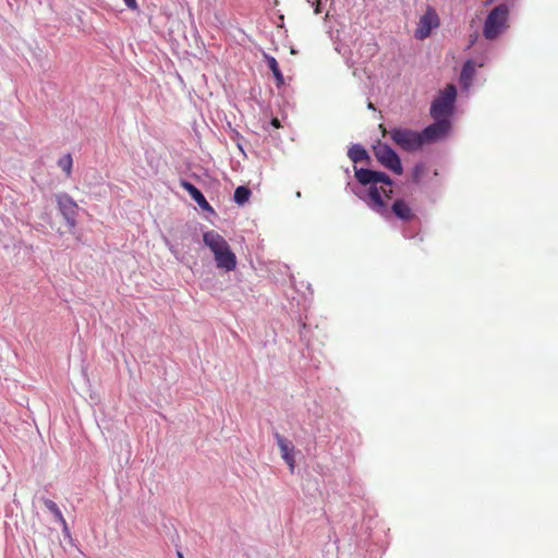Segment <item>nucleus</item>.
Listing matches in <instances>:
<instances>
[{
    "label": "nucleus",
    "mask_w": 558,
    "mask_h": 558,
    "mask_svg": "<svg viewBox=\"0 0 558 558\" xmlns=\"http://www.w3.org/2000/svg\"><path fill=\"white\" fill-rule=\"evenodd\" d=\"M266 61H267L268 68L270 69V71L272 72V74L276 78L277 86L283 85V83H284L283 75L279 69L277 60L271 56H266Z\"/></svg>",
    "instance_id": "2eb2a0df"
},
{
    "label": "nucleus",
    "mask_w": 558,
    "mask_h": 558,
    "mask_svg": "<svg viewBox=\"0 0 558 558\" xmlns=\"http://www.w3.org/2000/svg\"><path fill=\"white\" fill-rule=\"evenodd\" d=\"M276 440H277V445L280 449L282 459L289 465L290 471L293 472L294 465H295V460H294L292 444L279 434H276Z\"/></svg>",
    "instance_id": "9b49d317"
},
{
    "label": "nucleus",
    "mask_w": 558,
    "mask_h": 558,
    "mask_svg": "<svg viewBox=\"0 0 558 558\" xmlns=\"http://www.w3.org/2000/svg\"><path fill=\"white\" fill-rule=\"evenodd\" d=\"M251 190L244 185L238 186L234 191V202L239 205H244L251 197Z\"/></svg>",
    "instance_id": "f3484780"
},
{
    "label": "nucleus",
    "mask_w": 558,
    "mask_h": 558,
    "mask_svg": "<svg viewBox=\"0 0 558 558\" xmlns=\"http://www.w3.org/2000/svg\"><path fill=\"white\" fill-rule=\"evenodd\" d=\"M392 142L405 151H416L422 148L420 132L405 128H393L389 131Z\"/></svg>",
    "instance_id": "39448f33"
},
{
    "label": "nucleus",
    "mask_w": 558,
    "mask_h": 558,
    "mask_svg": "<svg viewBox=\"0 0 558 558\" xmlns=\"http://www.w3.org/2000/svg\"><path fill=\"white\" fill-rule=\"evenodd\" d=\"M509 8L502 3L494 8L486 17L483 35L486 39H496L508 28Z\"/></svg>",
    "instance_id": "7ed1b4c3"
},
{
    "label": "nucleus",
    "mask_w": 558,
    "mask_h": 558,
    "mask_svg": "<svg viewBox=\"0 0 558 558\" xmlns=\"http://www.w3.org/2000/svg\"><path fill=\"white\" fill-rule=\"evenodd\" d=\"M348 156L355 163L369 159V156H368L366 149L363 146L357 145V144L353 145L349 149Z\"/></svg>",
    "instance_id": "4468645a"
},
{
    "label": "nucleus",
    "mask_w": 558,
    "mask_h": 558,
    "mask_svg": "<svg viewBox=\"0 0 558 558\" xmlns=\"http://www.w3.org/2000/svg\"><path fill=\"white\" fill-rule=\"evenodd\" d=\"M125 5L129 8V9H136L137 8V3H136V0H123Z\"/></svg>",
    "instance_id": "aec40b11"
},
{
    "label": "nucleus",
    "mask_w": 558,
    "mask_h": 558,
    "mask_svg": "<svg viewBox=\"0 0 558 558\" xmlns=\"http://www.w3.org/2000/svg\"><path fill=\"white\" fill-rule=\"evenodd\" d=\"M179 558H183V555L181 553H178Z\"/></svg>",
    "instance_id": "a878e982"
},
{
    "label": "nucleus",
    "mask_w": 558,
    "mask_h": 558,
    "mask_svg": "<svg viewBox=\"0 0 558 558\" xmlns=\"http://www.w3.org/2000/svg\"><path fill=\"white\" fill-rule=\"evenodd\" d=\"M180 185L190 194L193 201L203 209L209 213H214V208L206 201L203 193L191 182L182 180Z\"/></svg>",
    "instance_id": "9d476101"
},
{
    "label": "nucleus",
    "mask_w": 558,
    "mask_h": 558,
    "mask_svg": "<svg viewBox=\"0 0 558 558\" xmlns=\"http://www.w3.org/2000/svg\"><path fill=\"white\" fill-rule=\"evenodd\" d=\"M379 129L381 131L383 136H386L387 134H389V131H387V129L385 128L384 124H379Z\"/></svg>",
    "instance_id": "412c9836"
},
{
    "label": "nucleus",
    "mask_w": 558,
    "mask_h": 558,
    "mask_svg": "<svg viewBox=\"0 0 558 558\" xmlns=\"http://www.w3.org/2000/svg\"><path fill=\"white\" fill-rule=\"evenodd\" d=\"M203 242L213 253L217 268L227 272L235 269L236 256L221 234L214 230L206 231L203 233Z\"/></svg>",
    "instance_id": "f03ea898"
},
{
    "label": "nucleus",
    "mask_w": 558,
    "mask_h": 558,
    "mask_svg": "<svg viewBox=\"0 0 558 558\" xmlns=\"http://www.w3.org/2000/svg\"><path fill=\"white\" fill-rule=\"evenodd\" d=\"M451 128L449 119H435V122L425 128L421 134L422 145L434 143L445 137Z\"/></svg>",
    "instance_id": "6e6552de"
},
{
    "label": "nucleus",
    "mask_w": 558,
    "mask_h": 558,
    "mask_svg": "<svg viewBox=\"0 0 558 558\" xmlns=\"http://www.w3.org/2000/svg\"><path fill=\"white\" fill-rule=\"evenodd\" d=\"M355 178L363 185L369 184L367 206L378 215L387 216L389 207L386 199L392 197V180L385 172L363 168H355Z\"/></svg>",
    "instance_id": "f257e3e1"
},
{
    "label": "nucleus",
    "mask_w": 558,
    "mask_h": 558,
    "mask_svg": "<svg viewBox=\"0 0 558 558\" xmlns=\"http://www.w3.org/2000/svg\"><path fill=\"white\" fill-rule=\"evenodd\" d=\"M315 13L316 14L320 13V0H316Z\"/></svg>",
    "instance_id": "5701e85b"
},
{
    "label": "nucleus",
    "mask_w": 558,
    "mask_h": 558,
    "mask_svg": "<svg viewBox=\"0 0 558 558\" xmlns=\"http://www.w3.org/2000/svg\"><path fill=\"white\" fill-rule=\"evenodd\" d=\"M456 99L457 88L453 84H448L433 100L430 106V116L434 119H449L453 113Z\"/></svg>",
    "instance_id": "20e7f679"
},
{
    "label": "nucleus",
    "mask_w": 558,
    "mask_h": 558,
    "mask_svg": "<svg viewBox=\"0 0 558 558\" xmlns=\"http://www.w3.org/2000/svg\"><path fill=\"white\" fill-rule=\"evenodd\" d=\"M271 125H274V126H275V128H277V129H278V128H280V122H279V120H278L277 118H274V119L271 120Z\"/></svg>",
    "instance_id": "4be33fe9"
},
{
    "label": "nucleus",
    "mask_w": 558,
    "mask_h": 558,
    "mask_svg": "<svg viewBox=\"0 0 558 558\" xmlns=\"http://www.w3.org/2000/svg\"><path fill=\"white\" fill-rule=\"evenodd\" d=\"M373 153L381 166L398 175L402 174L403 168L400 157L389 145L378 141L377 144L373 146Z\"/></svg>",
    "instance_id": "423d86ee"
},
{
    "label": "nucleus",
    "mask_w": 558,
    "mask_h": 558,
    "mask_svg": "<svg viewBox=\"0 0 558 558\" xmlns=\"http://www.w3.org/2000/svg\"><path fill=\"white\" fill-rule=\"evenodd\" d=\"M58 163L61 167V169L66 173V175L70 177V154H66L62 158H60Z\"/></svg>",
    "instance_id": "6ab92c4d"
},
{
    "label": "nucleus",
    "mask_w": 558,
    "mask_h": 558,
    "mask_svg": "<svg viewBox=\"0 0 558 558\" xmlns=\"http://www.w3.org/2000/svg\"><path fill=\"white\" fill-rule=\"evenodd\" d=\"M391 213L397 218H399L403 221H411L415 217L414 210L412 209L410 204L402 198H398L393 202V204L391 205V208L389 209V213L386 217H388Z\"/></svg>",
    "instance_id": "1a4fd4ad"
},
{
    "label": "nucleus",
    "mask_w": 558,
    "mask_h": 558,
    "mask_svg": "<svg viewBox=\"0 0 558 558\" xmlns=\"http://www.w3.org/2000/svg\"><path fill=\"white\" fill-rule=\"evenodd\" d=\"M493 1L494 0H487L485 4L487 5V4L492 3Z\"/></svg>",
    "instance_id": "393cba45"
},
{
    "label": "nucleus",
    "mask_w": 558,
    "mask_h": 558,
    "mask_svg": "<svg viewBox=\"0 0 558 558\" xmlns=\"http://www.w3.org/2000/svg\"><path fill=\"white\" fill-rule=\"evenodd\" d=\"M368 108H369V109H374V106H373V104H372V102H369V104H368Z\"/></svg>",
    "instance_id": "b1692460"
},
{
    "label": "nucleus",
    "mask_w": 558,
    "mask_h": 558,
    "mask_svg": "<svg viewBox=\"0 0 558 558\" xmlns=\"http://www.w3.org/2000/svg\"><path fill=\"white\" fill-rule=\"evenodd\" d=\"M44 505L53 514L56 520L62 524L64 536L70 537V530L68 523L58 505L53 500L47 498L44 499Z\"/></svg>",
    "instance_id": "f8f14e48"
},
{
    "label": "nucleus",
    "mask_w": 558,
    "mask_h": 558,
    "mask_svg": "<svg viewBox=\"0 0 558 558\" xmlns=\"http://www.w3.org/2000/svg\"><path fill=\"white\" fill-rule=\"evenodd\" d=\"M425 172H426V167L423 163L416 165L412 171V180L415 183H418L421 181L422 177L425 174Z\"/></svg>",
    "instance_id": "a211bd4d"
},
{
    "label": "nucleus",
    "mask_w": 558,
    "mask_h": 558,
    "mask_svg": "<svg viewBox=\"0 0 558 558\" xmlns=\"http://www.w3.org/2000/svg\"><path fill=\"white\" fill-rule=\"evenodd\" d=\"M440 19L433 7H427L424 14L420 17L417 26L414 31V37L424 40L430 36L433 29L438 28Z\"/></svg>",
    "instance_id": "0eeeda50"
},
{
    "label": "nucleus",
    "mask_w": 558,
    "mask_h": 558,
    "mask_svg": "<svg viewBox=\"0 0 558 558\" xmlns=\"http://www.w3.org/2000/svg\"><path fill=\"white\" fill-rule=\"evenodd\" d=\"M474 74L475 65L471 60H469L464 63L460 74V83L464 88H468L471 85Z\"/></svg>",
    "instance_id": "ddd939ff"
},
{
    "label": "nucleus",
    "mask_w": 558,
    "mask_h": 558,
    "mask_svg": "<svg viewBox=\"0 0 558 558\" xmlns=\"http://www.w3.org/2000/svg\"><path fill=\"white\" fill-rule=\"evenodd\" d=\"M59 211L64 218L68 226H70V196H58Z\"/></svg>",
    "instance_id": "dca6fc26"
}]
</instances>
